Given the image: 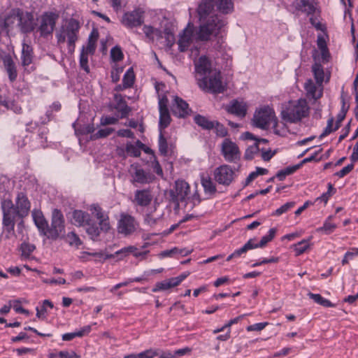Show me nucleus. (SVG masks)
<instances>
[{
	"label": "nucleus",
	"mask_w": 358,
	"mask_h": 358,
	"mask_svg": "<svg viewBox=\"0 0 358 358\" xmlns=\"http://www.w3.org/2000/svg\"><path fill=\"white\" fill-rule=\"evenodd\" d=\"M135 79L134 73L132 68H129L124 75L123 77V85H117L115 88L116 91H120L123 89L130 87L133 85Z\"/></svg>",
	"instance_id": "nucleus-32"
},
{
	"label": "nucleus",
	"mask_w": 358,
	"mask_h": 358,
	"mask_svg": "<svg viewBox=\"0 0 358 358\" xmlns=\"http://www.w3.org/2000/svg\"><path fill=\"white\" fill-rule=\"evenodd\" d=\"M90 255L103 259L117 258V260H122L130 255H133L136 257H140L142 255V252H140L135 246L130 245L116 251L114 254L104 255L102 252H96Z\"/></svg>",
	"instance_id": "nucleus-16"
},
{
	"label": "nucleus",
	"mask_w": 358,
	"mask_h": 358,
	"mask_svg": "<svg viewBox=\"0 0 358 358\" xmlns=\"http://www.w3.org/2000/svg\"><path fill=\"white\" fill-rule=\"evenodd\" d=\"M64 230V216L59 210L55 209L52 212L51 227H48L46 236L49 238L56 239Z\"/></svg>",
	"instance_id": "nucleus-14"
},
{
	"label": "nucleus",
	"mask_w": 358,
	"mask_h": 358,
	"mask_svg": "<svg viewBox=\"0 0 358 358\" xmlns=\"http://www.w3.org/2000/svg\"><path fill=\"white\" fill-rule=\"evenodd\" d=\"M123 57L124 55L120 47L115 46L110 50V59L113 62H120Z\"/></svg>",
	"instance_id": "nucleus-53"
},
{
	"label": "nucleus",
	"mask_w": 358,
	"mask_h": 358,
	"mask_svg": "<svg viewBox=\"0 0 358 358\" xmlns=\"http://www.w3.org/2000/svg\"><path fill=\"white\" fill-rule=\"evenodd\" d=\"M14 17L17 20V25L22 32L29 33L34 29L36 23L31 13L17 10Z\"/></svg>",
	"instance_id": "nucleus-17"
},
{
	"label": "nucleus",
	"mask_w": 358,
	"mask_h": 358,
	"mask_svg": "<svg viewBox=\"0 0 358 358\" xmlns=\"http://www.w3.org/2000/svg\"><path fill=\"white\" fill-rule=\"evenodd\" d=\"M32 62V48L26 43H22V62L24 66L29 65Z\"/></svg>",
	"instance_id": "nucleus-35"
},
{
	"label": "nucleus",
	"mask_w": 358,
	"mask_h": 358,
	"mask_svg": "<svg viewBox=\"0 0 358 358\" xmlns=\"http://www.w3.org/2000/svg\"><path fill=\"white\" fill-rule=\"evenodd\" d=\"M64 240L70 246L75 247L76 248L82 244L80 238L73 231L69 233L64 237Z\"/></svg>",
	"instance_id": "nucleus-44"
},
{
	"label": "nucleus",
	"mask_w": 358,
	"mask_h": 358,
	"mask_svg": "<svg viewBox=\"0 0 358 358\" xmlns=\"http://www.w3.org/2000/svg\"><path fill=\"white\" fill-rule=\"evenodd\" d=\"M268 325V322H259L254 324L249 325L246 327L248 331H260L263 330L266 326Z\"/></svg>",
	"instance_id": "nucleus-58"
},
{
	"label": "nucleus",
	"mask_w": 358,
	"mask_h": 358,
	"mask_svg": "<svg viewBox=\"0 0 358 358\" xmlns=\"http://www.w3.org/2000/svg\"><path fill=\"white\" fill-rule=\"evenodd\" d=\"M145 9L141 6L135 7L132 10L123 13L120 22L127 29H134L141 27L144 23Z\"/></svg>",
	"instance_id": "nucleus-10"
},
{
	"label": "nucleus",
	"mask_w": 358,
	"mask_h": 358,
	"mask_svg": "<svg viewBox=\"0 0 358 358\" xmlns=\"http://www.w3.org/2000/svg\"><path fill=\"white\" fill-rule=\"evenodd\" d=\"M339 128V122L334 123V120L333 118H330L327 121V125L325 127L323 133L321 134L320 137H323L329 135L331 132L337 130Z\"/></svg>",
	"instance_id": "nucleus-50"
},
{
	"label": "nucleus",
	"mask_w": 358,
	"mask_h": 358,
	"mask_svg": "<svg viewBox=\"0 0 358 358\" xmlns=\"http://www.w3.org/2000/svg\"><path fill=\"white\" fill-rule=\"evenodd\" d=\"M217 9L222 13H229L234 10V3L231 0H217Z\"/></svg>",
	"instance_id": "nucleus-37"
},
{
	"label": "nucleus",
	"mask_w": 358,
	"mask_h": 358,
	"mask_svg": "<svg viewBox=\"0 0 358 358\" xmlns=\"http://www.w3.org/2000/svg\"><path fill=\"white\" fill-rule=\"evenodd\" d=\"M276 233V230L274 228H271L268 230V234L262 237L260 241L258 243L259 248H264L268 242L272 241Z\"/></svg>",
	"instance_id": "nucleus-52"
},
{
	"label": "nucleus",
	"mask_w": 358,
	"mask_h": 358,
	"mask_svg": "<svg viewBox=\"0 0 358 358\" xmlns=\"http://www.w3.org/2000/svg\"><path fill=\"white\" fill-rule=\"evenodd\" d=\"M189 275V272H184L177 277L157 282L152 288V292H158L170 290L171 289L178 286L186 278H187Z\"/></svg>",
	"instance_id": "nucleus-18"
},
{
	"label": "nucleus",
	"mask_w": 358,
	"mask_h": 358,
	"mask_svg": "<svg viewBox=\"0 0 358 358\" xmlns=\"http://www.w3.org/2000/svg\"><path fill=\"white\" fill-rule=\"evenodd\" d=\"M273 129L275 134L280 136H285L287 135L288 130L285 124L282 122H278V120L273 122Z\"/></svg>",
	"instance_id": "nucleus-45"
},
{
	"label": "nucleus",
	"mask_w": 358,
	"mask_h": 358,
	"mask_svg": "<svg viewBox=\"0 0 358 358\" xmlns=\"http://www.w3.org/2000/svg\"><path fill=\"white\" fill-rule=\"evenodd\" d=\"M114 100L116 103L115 108L120 112V118L126 117L129 113V108L126 104V102L123 100V98L120 94H115Z\"/></svg>",
	"instance_id": "nucleus-31"
},
{
	"label": "nucleus",
	"mask_w": 358,
	"mask_h": 358,
	"mask_svg": "<svg viewBox=\"0 0 358 358\" xmlns=\"http://www.w3.org/2000/svg\"><path fill=\"white\" fill-rule=\"evenodd\" d=\"M260 142L266 143L268 141H267V140L264 139V138H259V140H255V142L253 143V145L248 146L245 150V158L246 159H252L257 155H259V151H260V149L259 148V143Z\"/></svg>",
	"instance_id": "nucleus-29"
},
{
	"label": "nucleus",
	"mask_w": 358,
	"mask_h": 358,
	"mask_svg": "<svg viewBox=\"0 0 358 358\" xmlns=\"http://www.w3.org/2000/svg\"><path fill=\"white\" fill-rule=\"evenodd\" d=\"M173 113L179 117H185L190 112L188 103L178 96H175L172 106Z\"/></svg>",
	"instance_id": "nucleus-23"
},
{
	"label": "nucleus",
	"mask_w": 358,
	"mask_h": 358,
	"mask_svg": "<svg viewBox=\"0 0 358 358\" xmlns=\"http://www.w3.org/2000/svg\"><path fill=\"white\" fill-rule=\"evenodd\" d=\"M152 196L148 190H137L135 192V201L141 206H148L152 201Z\"/></svg>",
	"instance_id": "nucleus-28"
},
{
	"label": "nucleus",
	"mask_w": 358,
	"mask_h": 358,
	"mask_svg": "<svg viewBox=\"0 0 358 358\" xmlns=\"http://www.w3.org/2000/svg\"><path fill=\"white\" fill-rule=\"evenodd\" d=\"M194 76L200 88L213 93H221L224 90L220 71L213 68L212 62L208 57L202 55L194 60Z\"/></svg>",
	"instance_id": "nucleus-1"
},
{
	"label": "nucleus",
	"mask_w": 358,
	"mask_h": 358,
	"mask_svg": "<svg viewBox=\"0 0 358 358\" xmlns=\"http://www.w3.org/2000/svg\"><path fill=\"white\" fill-rule=\"evenodd\" d=\"M91 221L92 218L88 213L80 210H75L72 213L71 222L76 226L85 227Z\"/></svg>",
	"instance_id": "nucleus-25"
},
{
	"label": "nucleus",
	"mask_w": 358,
	"mask_h": 358,
	"mask_svg": "<svg viewBox=\"0 0 358 358\" xmlns=\"http://www.w3.org/2000/svg\"><path fill=\"white\" fill-rule=\"evenodd\" d=\"M276 116L273 108L269 106H262L258 108L254 114L253 124L262 129H267Z\"/></svg>",
	"instance_id": "nucleus-8"
},
{
	"label": "nucleus",
	"mask_w": 358,
	"mask_h": 358,
	"mask_svg": "<svg viewBox=\"0 0 358 358\" xmlns=\"http://www.w3.org/2000/svg\"><path fill=\"white\" fill-rule=\"evenodd\" d=\"M162 213H155L153 214L152 212L150 213H146L145 215L144 220L145 222L152 227L157 224V222L160 220L162 217Z\"/></svg>",
	"instance_id": "nucleus-47"
},
{
	"label": "nucleus",
	"mask_w": 358,
	"mask_h": 358,
	"mask_svg": "<svg viewBox=\"0 0 358 358\" xmlns=\"http://www.w3.org/2000/svg\"><path fill=\"white\" fill-rule=\"evenodd\" d=\"M159 152L164 155H166L167 151H168V145H167L166 140L164 137L162 131H161L159 134Z\"/></svg>",
	"instance_id": "nucleus-57"
},
{
	"label": "nucleus",
	"mask_w": 358,
	"mask_h": 358,
	"mask_svg": "<svg viewBox=\"0 0 358 358\" xmlns=\"http://www.w3.org/2000/svg\"><path fill=\"white\" fill-rule=\"evenodd\" d=\"M201 185L206 192L212 194L215 192L216 187L213 180L209 177L201 178Z\"/></svg>",
	"instance_id": "nucleus-46"
},
{
	"label": "nucleus",
	"mask_w": 358,
	"mask_h": 358,
	"mask_svg": "<svg viewBox=\"0 0 358 358\" xmlns=\"http://www.w3.org/2000/svg\"><path fill=\"white\" fill-rule=\"evenodd\" d=\"M336 190L331 183H328V190L323 193L320 196L317 197L315 201H321L326 205L330 197L335 193Z\"/></svg>",
	"instance_id": "nucleus-48"
},
{
	"label": "nucleus",
	"mask_w": 358,
	"mask_h": 358,
	"mask_svg": "<svg viewBox=\"0 0 358 358\" xmlns=\"http://www.w3.org/2000/svg\"><path fill=\"white\" fill-rule=\"evenodd\" d=\"M32 217L37 228L42 231L44 235H46L48 222L45 220L42 212L40 210H34L32 212Z\"/></svg>",
	"instance_id": "nucleus-27"
},
{
	"label": "nucleus",
	"mask_w": 358,
	"mask_h": 358,
	"mask_svg": "<svg viewBox=\"0 0 358 358\" xmlns=\"http://www.w3.org/2000/svg\"><path fill=\"white\" fill-rule=\"evenodd\" d=\"M139 225L134 217L127 214H122L117 224L118 233L124 236L134 234L138 229Z\"/></svg>",
	"instance_id": "nucleus-13"
},
{
	"label": "nucleus",
	"mask_w": 358,
	"mask_h": 358,
	"mask_svg": "<svg viewBox=\"0 0 358 358\" xmlns=\"http://www.w3.org/2000/svg\"><path fill=\"white\" fill-rule=\"evenodd\" d=\"M212 24L208 21L206 24H202L199 27V31H196L192 23L189 22L185 28L180 31L178 36L176 44L179 52H197L199 41H207L211 36H217L215 28L211 27Z\"/></svg>",
	"instance_id": "nucleus-2"
},
{
	"label": "nucleus",
	"mask_w": 358,
	"mask_h": 358,
	"mask_svg": "<svg viewBox=\"0 0 358 358\" xmlns=\"http://www.w3.org/2000/svg\"><path fill=\"white\" fill-rule=\"evenodd\" d=\"M310 241L311 238H309L308 239H303L302 241L295 244H293L291 246V248H292L293 250L294 251L296 256H299L310 249L311 245Z\"/></svg>",
	"instance_id": "nucleus-30"
},
{
	"label": "nucleus",
	"mask_w": 358,
	"mask_h": 358,
	"mask_svg": "<svg viewBox=\"0 0 358 358\" xmlns=\"http://www.w3.org/2000/svg\"><path fill=\"white\" fill-rule=\"evenodd\" d=\"M317 47L321 52V56L323 61L327 59L329 57L328 49L327 47L326 40L323 35H319L317 40Z\"/></svg>",
	"instance_id": "nucleus-40"
},
{
	"label": "nucleus",
	"mask_w": 358,
	"mask_h": 358,
	"mask_svg": "<svg viewBox=\"0 0 358 358\" xmlns=\"http://www.w3.org/2000/svg\"><path fill=\"white\" fill-rule=\"evenodd\" d=\"M0 104L4 106L6 109L13 110L15 113H19L21 111V108L14 101L3 97L0 94Z\"/></svg>",
	"instance_id": "nucleus-41"
},
{
	"label": "nucleus",
	"mask_w": 358,
	"mask_h": 358,
	"mask_svg": "<svg viewBox=\"0 0 358 358\" xmlns=\"http://www.w3.org/2000/svg\"><path fill=\"white\" fill-rule=\"evenodd\" d=\"M172 251V254L174 255H180V256L185 257L188 255H189L192 252V250L187 249V248H173L171 249Z\"/></svg>",
	"instance_id": "nucleus-61"
},
{
	"label": "nucleus",
	"mask_w": 358,
	"mask_h": 358,
	"mask_svg": "<svg viewBox=\"0 0 358 358\" xmlns=\"http://www.w3.org/2000/svg\"><path fill=\"white\" fill-rule=\"evenodd\" d=\"M308 296L310 299H313L315 303L324 306V307H334L333 304L329 300L322 297L319 294L308 293Z\"/></svg>",
	"instance_id": "nucleus-42"
},
{
	"label": "nucleus",
	"mask_w": 358,
	"mask_h": 358,
	"mask_svg": "<svg viewBox=\"0 0 358 358\" xmlns=\"http://www.w3.org/2000/svg\"><path fill=\"white\" fill-rule=\"evenodd\" d=\"M158 355V350L150 348L140 353H138V358H154Z\"/></svg>",
	"instance_id": "nucleus-55"
},
{
	"label": "nucleus",
	"mask_w": 358,
	"mask_h": 358,
	"mask_svg": "<svg viewBox=\"0 0 358 358\" xmlns=\"http://www.w3.org/2000/svg\"><path fill=\"white\" fill-rule=\"evenodd\" d=\"M88 58L89 55H87L85 52H81L80 55V66L82 68L86 73H90V67L88 65Z\"/></svg>",
	"instance_id": "nucleus-56"
},
{
	"label": "nucleus",
	"mask_w": 358,
	"mask_h": 358,
	"mask_svg": "<svg viewBox=\"0 0 358 358\" xmlns=\"http://www.w3.org/2000/svg\"><path fill=\"white\" fill-rule=\"evenodd\" d=\"M192 352V348L189 347H185L184 348L178 349L173 352V355H174V358H179L180 357L189 355Z\"/></svg>",
	"instance_id": "nucleus-60"
},
{
	"label": "nucleus",
	"mask_w": 358,
	"mask_h": 358,
	"mask_svg": "<svg viewBox=\"0 0 358 358\" xmlns=\"http://www.w3.org/2000/svg\"><path fill=\"white\" fill-rule=\"evenodd\" d=\"M58 18L59 15L55 12H45L41 15L38 31L41 36L46 37L52 34Z\"/></svg>",
	"instance_id": "nucleus-12"
},
{
	"label": "nucleus",
	"mask_w": 358,
	"mask_h": 358,
	"mask_svg": "<svg viewBox=\"0 0 358 358\" xmlns=\"http://www.w3.org/2000/svg\"><path fill=\"white\" fill-rule=\"evenodd\" d=\"M144 148V144L140 141H137L134 144L127 143L126 145L127 153L132 157H139L141 153L142 148Z\"/></svg>",
	"instance_id": "nucleus-34"
},
{
	"label": "nucleus",
	"mask_w": 358,
	"mask_h": 358,
	"mask_svg": "<svg viewBox=\"0 0 358 358\" xmlns=\"http://www.w3.org/2000/svg\"><path fill=\"white\" fill-rule=\"evenodd\" d=\"M215 180L220 185L229 186L237 176L236 171L232 166L223 164L217 167L213 173Z\"/></svg>",
	"instance_id": "nucleus-11"
},
{
	"label": "nucleus",
	"mask_w": 358,
	"mask_h": 358,
	"mask_svg": "<svg viewBox=\"0 0 358 358\" xmlns=\"http://www.w3.org/2000/svg\"><path fill=\"white\" fill-rule=\"evenodd\" d=\"M89 210L99 221V224L100 227H98L94 224L92 220L85 226L87 234L92 240H95L99 236L100 231L106 232L109 231L110 229V224L108 215L102 210L99 205L92 204L90 206Z\"/></svg>",
	"instance_id": "nucleus-6"
},
{
	"label": "nucleus",
	"mask_w": 358,
	"mask_h": 358,
	"mask_svg": "<svg viewBox=\"0 0 358 358\" xmlns=\"http://www.w3.org/2000/svg\"><path fill=\"white\" fill-rule=\"evenodd\" d=\"M133 183L147 184L154 180V176L149 172L145 171L140 166L136 164H131L129 169Z\"/></svg>",
	"instance_id": "nucleus-19"
},
{
	"label": "nucleus",
	"mask_w": 358,
	"mask_h": 358,
	"mask_svg": "<svg viewBox=\"0 0 358 358\" xmlns=\"http://www.w3.org/2000/svg\"><path fill=\"white\" fill-rule=\"evenodd\" d=\"M310 109L305 99L289 100L282 104L280 117L286 122L297 124L308 117Z\"/></svg>",
	"instance_id": "nucleus-4"
},
{
	"label": "nucleus",
	"mask_w": 358,
	"mask_h": 358,
	"mask_svg": "<svg viewBox=\"0 0 358 358\" xmlns=\"http://www.w3.org/2000/svg\"><path fill=\"white\" fill-rule=\"evenodd\" d=\"M3 63L10 80H15L17 78V71L13 60L10 57H6Z\"/></svg>",
	"instance_id": "nucleus-36"
},
{
	"label": "nucleus",
	"mask_w": 358,
	"mask_h": 358,
	"mask_svg": "<svg viewBox=\"0 0 358 358\" xmlns=\"http://www.w3.org/2000/svg\"><path fill=\"white\" fill-rule=\"evenodd\" d=\"M22 256L24 258H29L31 254L35 250V246L33 244L29 243H23L20 247Z\"/></svg>",
	"instance_id": "nucleus-54"
},
{
	"label": "nucleus",
	"mask_w": 358,
	"mask_h": 358,
	"mask_svg": "<svg viewBox=\"0 0 358 358\" xmlns=\"http://www.w3.org/2000/svg\"><path fill=\"white\" fill-rule=\"evenodd\" d=\"M96 324V322H94L91 324L84 326L81 327L80 329L77 330L76 331L78 337H83L88 335L92 331V327L93 325H95Z\"/></svg>",
	"instance_id": "nucleus-59"
},
{
	"label": "nucleus",
	"mask_w": 358,
	"mask_h": 358,
	"mask_svg": "<svg viewBox=\"0 0 358 358\" xmlns=\"http://www.w3.org/2000/svg\"><path fill=\"white\" fill-rule=\"evenodd\" d=\"M58 357L59 358H81L75 352L60 351L58 352Z\"/></svg>",
	"instance_id": "nucleus-64"
},
{
	"label": "nucleus",
	"mask_w": 358,
	"mask_h": 358,
	"mask_svg": "<svg viewBox=\"0 0 358 358\" xmlns=\"http://www.w3.org/2000/svg\"><path fill=\"white\" fill-rule=\"evenodd\" d=\"M171 117L169 115V109H162L159 110V127L160 132L162 129H165L170 123Z\"/></svg>",
	"instance_id": "nucleus-39"
},
{
	"label": "nucleus",
	"mask_w": 358,
	"mask_h": 358,
	"mask_svg": "<svg viewBox=\"0 0 358 358\" xmlns=\"http://www.w3.org/2000/svg\"><path fill=\"white\" fill-rule=\"evenodd\" d=\"M167 22L168 20L166 17H159L157 20L152 22V24H143L142 31L150 41H154L155 39L162 38L163 33L169 34L166 27Z\"/></svg>",
	"instance_id": "nucleus-9"
},
{
	"label": "nucleus",
	"mask_w": 358,
	"mask_h": 358,
	"mask_svg": "<svg viewBox=\"0 0 358 358\" xmlns=\"http://www.w3.org/2000/svg\"><path fill=\"white\" fill-rule=\"evenodd\" d=\"M294 201H289L277 208L274 212L272 213V215L280 216L283 213H287L291 210L295 206Z\"/></svg>",
	"instance_id": "nucleus-51"
},
{
	"label": "nucleus",
	"mask_w": 358,
	"mask_h": 358,
	"mask_svg": "<svg viewBox=\"0 0 358 358\" xmlns=\"http://www.w3.org/2000/svg\"><path fill=\"white\" fill-rule=\"evenodd\" d=\"M333 215H329L324 222L323 225L316 229L317 232H322L324 234L329 235L334 231L337 225L332 222Z\"/></svg>",
	"instance_id": "nucleus-33"
},
{
	"label": "nucleus",
	"mask_w": 358,
	"mask_h": 358,
	"mask_svg": "<svg viewBox=\"0 0 358 358\" xmlns=\"http://www.w3.org/2000/svg\"><path fill=\"white\" fill-rule=\"evenodd\" d=\"M312 71L313 73L316 83L318 85H322L324 79V72L323 67L317 63H315L312 66Z\"/></svg>",
	"instance_id": "nucleus-38"
},
{
	"label": "nucleus",
	"mask_w": 358,
	"mask_h": 358,
	"mask_svg": "<svg viewBox=\"0 0 358 358\" xmlns=\"http://www.w3.org/2000/svg\"><path fill=\"white\" fill-rule=\"evenodd\" d=\"M217 50L218 54L222 57L223 59L227 61L231 58V49L227 47L223 41L219 44V45L217 47Z\"/></svg>",
	"instance_id": "nucleus-49"
},
{
	"label": "nucleus",
	"mask_w": 358,
	"mask_h": 358,
	"mask_svg": "<svg viewBox=\"0 0 358 358\" xmlns=\"http://www.w3.org/2000/svg\"><path fill=\"white\" fill-rule=\"evenodd\" d=\"M221 153L224 159L229 162H235L240 159L241 152L235 142L229 138H225L221 144Z\"/></svg>",
	"instance_id": "nucleus-15"
},
{
	"label": "nucleus",
	"mask_w": 358,
	"mask_h": 358,
	"mask_svg": "<svg viewBox=\"0 0 358 358\" xmlns=\"http://www.w3.org/2000/svg\"><path fill=\"white\" fill-rule=\"evenodd\" d=\"M189 186L187 182L182 180L176 181L175 192L178 201H183L188 196Z\"/></svg>",
	"instance_id": "nucleus-26"
},
{
	"label": "nucleus",
	"mask_w": 358,
	"mask_h": 358,
	"mask_svg": "<svg viewBox=\"0 0 358 358\" xmlns=\"http://www.w3.org/2000/svg\"><path fill=\"white\" fill-rule=\"evenodd\" d=\"M162 271H163V268L152 269V270H149V271H145L141 276L134 278H130V282H140L142 281L148 280L149 278L151 275L161 273Z\"/></svg>",
	"instance_id": "nucleus-43"
},
{
	"label": "nucleus",
	"mask_w": 358,
	"mask_h": 358,
	"mask_svg": "<svg viewBox=\"0 0 358 358\" xmlns=\"http://www.w3.org/2000/svg\"><path fill=\"white\" fill-rule=\"evenodd\" d=\"M354 168V164H350L343 167L341 171L337 172L336 175L339 178H343L345 176L348 174Z\"/></svg>",
	"instance_id": "nucleus-63"
},
{
	"label": "nucleus",
	"mask_w": 358,
	"mask_h": 358,
	"mask_svg": "<svg viewBox=\"0 0 358 358\" xmlns=\"http://www.w3.org/2000/svg\"><path fill=\"white\" fill-rule=\"evenodd\" d=\"M194 119L195 123L203 129H211L217 126L220 127V129L217 130L220 136H224L227 134L226 129L222 125H220L217 122L210 121L207 117L200 115H195Z\"/></svg>",
	"instance_id": "nucleus-22"
},
{
	"label": "nucleus",
	"mask_w": 358,
	"mask_h": 358,
	"mask_svg": "<svg viewBox=\"0 0 358 358\" xmlns=\"http://www.w3.org/2000/svg\"><path fill=\"white\" fill-rule=\"evenodd\" d=\"M95 50V43L92 40L90 39L86 47L83 48L81 52H85L87 55H91Z\"/></svg>",
	"instance_id": "nucleus-62"
},
{
	"label": "nucleus",
	"mask_w": 358,
	"mask_h": 358,
	"mask_svg": "<svg viewBox=\"0 0 358 358\" xmlns=\"http://www.w3.org/2000/svg\"><path fill=\"white\" fill-rule=\"evenodd\" d=\"M304 88L307 95L314 99L320 98L322 95V85L315 84L310 79L307 80L304 83Z\"/></svg>",
	"instance_id": "nucleus-24"
},
{
	"label": "nucleus",
	"mask_w": 358,
	"mask_h": 358,
	"mask_svg": "<svg viewBox=\"0 0 358 358\" xmlns=\"http://www.w3.org/2000/svg\"><path fill=\"white\" fill-rule=\"evenodd\" d=\"M296 10L307 15L315 14L318 11L315 0H296L294 3Z\"/></svg>",
	"instance_id": "nucleus-20"
},
{
	"label": "nucleus",
	"mask_w": 358,
	"mask_h": 358,
	"mask_svg": "<svg viewBox=\"0 0 358 358\" xmlns=\"http://www.w3.org/2000/svg\"><path fill=\"white\" fill-rule=\"evenodd\" d=\"M225 110L229 113L242 118L246 115L248 106L243 100H233L225 106Z\"/></svg>",
	"instance_id": "nucleus-21"
},
{
	"label": "nucleus",
	"mask_w": 358,
	"mask_h": 358,
	"mask_svg": "<svg viewBox=\"0 0 358 358\" xmlns=\"http://www.w3.org/2000/svg\"><path fill=\"white\" fill-rule=\"evenodd\" d=\"M79 27V24L76 20H70L67 24L62 27V31L57 34L56 36L58 43H64L66 38H67L69 52L74 51L75 43L78 39Z\"/></svg>",
	"instance_id": "nucleus-7"
},
{
	"label": "nucleus",
	"mask_w": 358,
	"mask_h": 358,
	"mask_svg": "<svg viewBox=\"0 0 358 358\" xmlns=\"http://www.w3.org/2000/svg\"><path fill=\"white\" fill-rule=\"evenodd\" d=\"M31 203L25 194L19 192L15 199V204L9 198L1 201L3 213V224L6 230L10 233L14 231L16 217L23 218L29 213Z\"/></svg>",
	"instance_id": "nucleus-3"
},
{
	"label": "nucleus",
	"mask_w": 358,
	"mask_h": 358,
	"mask_svg": "<svg viewBox=\"0 0 358 358\" xmlns=\"http://www.w3.org/2000/svg\"><path fill=\"white\" fill-rule=\"evenodd\" d=\"M213 7V0H202L198 7V14L201 24H206L208 20L212 24L211 27L215 28L217 30V36L220 35L221 38L223 37V34L225 33V26L227 24L226 20L218 15H210Z\"/></svg>",
	"instance_id": "nucleus-5"
}]
</instances>
